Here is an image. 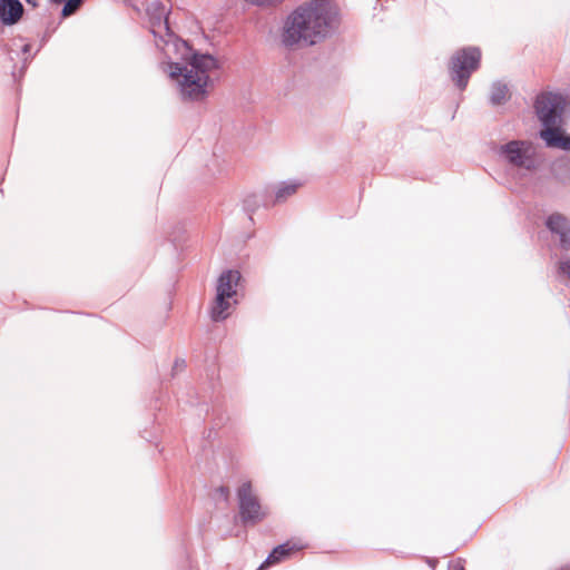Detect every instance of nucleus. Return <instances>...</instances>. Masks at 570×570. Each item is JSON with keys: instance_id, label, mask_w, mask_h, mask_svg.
<instances>
[{"instance_id": "nucleus-1", "label": "nucleus", "mask_w": 570, "mask_h": 570, "mask_svg": "<svg viewBox=\"0 0 570 570\" xmlns=\"http://www.w3.org/2000/svg\"><path fill=\"white\" fill-rule=\"evenodd\" d=\"M167 68L169 76L177 81L183 98L200 101L214 88L210 73L218 68V63L210 55L193 53L185 59L183 67L178 63H169Z\"/></svg>"}, {"instance_id": "nucleus-2", "label": "nucleus", "mask_w": 570, "mask_h": 570, "mask_svg": "<svg viewBox=\"0 0 570 570\" xmlns=\"http://www.w3.org/2000/svg\"><path fill=\"white\" fill-rule=\"evenodd\" d=\"M325 31L324 19L314 9L295 11L286 21L283 40L293 46L298 42L313 45Z\"/></svg>"}, {"instance_id": "nucleus-3", "label": "nucleus", "mask_w": 570, "mask_h": 570, "mask_svg": "<svg viewBox=\"0 0 570 570\" xmlns=\"http://www.w3.org/2000/svg\"><path fill=\"white\" fill-rule=\"evenodd\" d=\"M481 50L476 47L463 48L451 59V76L456 86L463 90L473 71L479 68Z\"/></svg>"}, {"instance_id": "nucleus-4", "label": "nucleus", "mask_w": 570, "mask_h": 570, "mask_svg": "<svg viewBox=\"0 0 570 570\" xmlns=\"http://www.w3.org/2000/svg\"><path fill=\"white\" fill-rule=\"evenodd\" d=\"M239 515L243 522L257 523L267 512L263 509L257 495L254 493L252 481H245L237 490Z\"/></svg>"}, {"instance_id": "nucleus-5", "label": "nucleus", "mask_w": 570, "mask_h": 570, "mask_svg": "<svg viewBox=\"0 0 570 570\" xmlns=\"http://www.w3.org/2000/svg\"><path fill=\"white\" fill-rule=\"evenodd\" d=\"M535 111L544 126L557 125L563 107L564 99L558 94H542L535 100Z\"/></svg>"}, {"instance_id": "nucleus-6", "label": "nucleus", "mask_w": 570, "mask_h": 570, "mask_svg": "<svg viewBox=\"0 0 570 570\" xmlns=\"http://www.w3.org/2000/svg\"><path fill=\"white\" fill-rule=\"evenodd\" d=\"M502 154L509 163L518 167H530L533 147L531 142L513 140L502 146Z\"/></svg>"}, {"instance_id": "nucleus-7", "label": "nucleus", "mask_w": 570, "mask_h": 570, "mask_svg": "<svg viewBox=\"0 0 570 570\" xmlns=\"http://www.w3.org/2000/svg\"><path fill=\"white\" fill-rule=\"evenodd\" d=\"M305 547L296 541H287L283 544L277 546L269 553L265 562L259 567V570H264L265 568L276 564L285 559H288L292 554L297 551L303 550Z\"/></svg>"}, {"instance_id": "nucleus-8", "label": "nucleus", "mask_w": 570, "mask_h": 570, "mask_svg": "<svg viewBox=\"0 0 570 570\" xmlns=\"http://www.w3.org/2000/svg\"><path fill=\"white\" fill-rule=\"evenodd\" d=\"M240 279V274L237 271H226L224 272L218 281L216 286V296L234 298L236 295V287Z\"/></svg>"}, {"instance_id": "nucleus-9", "label": "nucleus", "mask_w": 570, "mask_h": 570, "mask_svg": "<svg viewBox=\"0 0 570 570\" xmlns=\"http://www.w3.org/2000/svg\"><path fill=\"white\" fill-rule=\"evenodd\" d=\"M23 13V6L19 0L0 1V19L4 24H13Z\"/></svg>"}, {"instance_id": "nucleus-10", "label": "nucleus", "mask_w": 570, "mask_h": 570, "mask_svg": "<svg viewBox=\"0 0 570 570\" xmlns=\"http://www.w3.org/2000/svg\"><path fill=\"white\" fill-rule=\"evenodd\" d=\"M548 228L560 235L562 245L570 247V227L566 217L560 214L551 215L547 220Z\"/></svg>"}, {"instance_id": "nucleus-11", "label": "nucleus", "mask_w": 570, "mask_h": 570, "mask_svg": "<svg viewBox=\"0 0 570 570\" xmlns=\"http://www.w3.org/2000/svg\"><path fill=\"white\" fill-rule=\"evenodd\" d=\"M233 304H236L234 298L216 296L210 308L212 318L216 322L227 318Z\"/></svg>"}, {"instance_id": "nucleus-12", "label": "nucleus", "mask_w": 570, "mask_h": 570, "mask_svg": "<svg viewBox=\"0 0 570 570\" xmlns=\"http://www.w3.org/2000/svg\"><path fill=\"white\" fill-rule=\"evenodd\" d=\"M154 11L156 13V21L153 22L151 31L156 33H160V30L164 29L166 32L169 30L168 21H167V10L159 1H153L149 4L148 11Z\"/></svg>"}, {"instance_id": "nucleus-13", "label": "nucleus", "mask_w": 570, "mask_h": 570, "mask_svg": "<svg viewBox=\"0 0 570 570\" xmlns=\"http://www.w3.org/2000/svg\"><path fill=\"white\" fill-rule=\"evenodd\" d=\"M544 127L546 128L540 131L541 138L549 147H561L563 136L560 129L556 125Z\"/></svg>"}, {"instance_id": "nucleus-14", "label": "nucleus", "mask_w": 570, "mask_h": 570, "mask_svg": "<svg viewBox=\"0 0 570 570\" xmlns=\"http://www.w3.org/2000/svg\"><path fill=\"white\" fill-rule=\"evenodd\" d=\"M303 183H285L281 185L275 194V203L285 202L288 197L295 195Z\"/></svg>"}, {"instance_id": "nucleus-15", "label": "nucleus", "mask_w": 570, "mask_h": 570, "mask_svg": "<svg viewBox=\"0 0 570 570\" xmlns=\"http://www.w3.org/2000/svg\"><path fill=\"white\" fill-rule=\"evenodd\" d=\"M510 97L509 88L505 85L497 83L492 88L491 101L494 105H501L505 102Z\"/></svg>"}, {"instance_id": "nucleus-16", "label": "nucleus", "mask_w": 570, "mask_h": 570, "mask_svg": "<svg viewBox=\"0 0 570 570\" xmlns=\"http://www.w3.org/2000/svg\"><path fill=\"white\" fill-rule=\"evenodd\" d=\"M82 0H67L63 9L62 16L68 17L76 12V10L80 7Z\"/></svg>"}, {"instance_id": "nucleus-17", "label": "nucleus", "mask_w": 570, "mask_h": 570, "mask_svg": "<svg viewBox=\"0 0 570 570\" xmlns=\"http://www.w3.org/2000/svg\"><path fill=\"white\" fill-rule=\"evenodd\" d=\"M559 269L562 274H564L570 281V259L562 261L559 265Z\"/></svg>"}, {"instance_id": "nucleus-18", "label": "nucleus", "mask_w": 570, "mask_h": 570, "mask_svg": "<svg viewBox=\"0 0 570 570\" xmlns=\"http://www.w3.org/2000/svg\"><path fill=\"white\" fill-rule=\"evenodd\" d=\"M449 570H465L461 559L452 560L449 563Z\"/></svg>"}, {"instance_id": "nucleus-19", "label": "nucleus", "mask_w": 570, "mask_h": 570, "mask_svg": "<svg viewBox=\"0 0 570 570\" xmlns=\"http://www.w3.org/2000/svg\"><path fill=\"white\" fill-rule=\"evenodd\" d=\"M560 148L570 150V137H563Z\"/></svg>"}, {"instance_id": "nucleus-20", "label": "nucleus", "mask_w": 570, "mask_h": 570, "mask_svg": "<svg viewBox=\"0 0 570 570\" xmlns=\"http://www.w3.org/2000/svg\"><path fill=\"white\" fill-rule=\"evenodd\" d=\"M222 494H225L226 497L229 494L228 489L222 488Z\"/></svg>"}, {"instance_id": "nucleus-21", "label": "nucleus", "mask_w": 570, "mask_h": 570, "mask_svg": "<svg viewBox=\"0 0 570 570\" xmlns=\"http://www.w3.org/2000/svg\"><path fill=\"white\" fill-rule=\"evenodd\" d=\"M27 2L31 3V0H26Z\"/></svg>"}]
</instances>
